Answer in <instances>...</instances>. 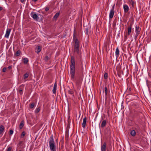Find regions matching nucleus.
<instances>
[{"instance_id":"1","label":"nucleus","mask_w":151,"mask_h":151,"mask_svg":"<svg viewBox=\"0 0 151 151\" xmlns=\"http://www.w3.org/2000/svg\"><path fill=\"white\" fill-rule=\"evenodd\" d=\"M70 60V77L71 78L73 79L74 77L75 74V63L74 57L73 56H71Z\"/></svg>"},{"instance_id":"2","label":"nucleus","mask_w":151,"mask_h":151,"mask_svg":"<svg viewBox=\"0 0 151 151\" xmlns=\"http://www.w3.org/2000/svg\"><path fill=\"white\" fill-rule=\"evenodd\" d=\"M49 139V145L50 150L51 151H56V146L53 135L51 136Z\"/></svg>"},{"instance_id":"3","label":"nucleus","mask_w":151,"mask_h":151,"mask_svg":"<svg viewBox=\"0 0 151 151\" xmlns=\"http://www.w3.org/2000/svg\"><path fill=\"white\" fill-rule=\"evenodd\" d=\"M79 42L78 39L76 38L75 41L74 51L76 52L78 54L79 53Z\"/></svg>"},{"instance_id":"4","label":"nucleus","mask_w":151,"mask_h":151,"mask_svg":"<svg viewBox=\"0 0 151 151\" xmlns=\"http://www.w3.org/2000/svg\"><path fill=\"white\" fill-rule=\"evenodd\" d=\"M132 25L133 23H132L130 24L129 26L127 28V32L126 33L125 36V38H127V37L129 36L131 34Z\"/></svg>"},{"instance_id":"5","label":"nucleus","mask_w":151,"mask_h":151,"mask_svg":"<svg viewBox=\"0 0 151 151\" xmlns=\"http://www.w3.org/2000/svg\"><path fill=\"white\" fill-rule=\"evenodd\" d=\"M135 32L136 33L135 35V37H137L139 35L141 29L138 26L136 25L135 26Z\"/></svg>"},{"instance_id":"6","label":"nucleus","mask_w":151,"mask_h":151,"mask_svg":"<svg viewBox=\"0 0 151 151\" xmlns=\"http://www.w3.org/2000/svg\"><path fill=\"white\" fill-rule=\"evenodd\" d=\"M123 8L124 9V12L125 13H127L129 9V7L126 4H124Z\"/></svg>"},{"instance_id":"7","label":"nucleus","mask_w":151,"mask_h":151,"mask_svg":"<svg viewBox=\"0 0 151 151\" xmlns=\"http://www.w3.org/2000/svg\"><path fill=\"white\" fill-rule=\"evenodd\" d=\"M31 16L35 20H37L38 19L37 15L34 12H32L31 13Z\"/></svg>"},{"instance_id":"8","label":"nucleus","mask_w":151,"mask_h":151,"mask_svg":"<svg viewBox=\"0 0 151 151\" xmlns=\"http://www.w3.org/2000/svg\"><path fill=\"white\" fill-rule=\"evenodd\" d=\"M106 143L104 142L103 145H101V151H106Z\"/></svg>"},{"instance_id":"9","label":"nucleus","mask_w":151,"mask_h":151,"mask_svg":"<svg viewBox=\"0 0 151 151\" xmlns=\"http://www.w3.org/2000/svg\"><path fill=\"white\" fill-rule=\"evenodd\" d=\"M11 29H7L6 30V33L5 35V37L6 38H8L9 37Z\"/></svg>"},{"instance_id":"10","label":"nucleus","mask_w":151,"mask_h":151,"mask_svg":"<svg viewBox=\"0 0 151 151\" xmlns=\"http://www.w3.org/2000/svg\"><path fill=\"white\" fill-rule=\"evenodd\" d=\"M114 11L113 10H111L109 15V17L110 19H112L114 16Z\"/></svg>"},{"instance_id":"11","label":"nucleus","mask_w":151,"mask_h":151,"mask_svg":"<svg viewBox=\"0 0 151 151\" xmlns=\"http://www.w3.org/2000/svg\"><path fill=\"white\" fill-rule=\"evenodd\" d=\"M106 125V121L105 120L102 122L101 124L100 125V127L101 128H104Z\"/></svg>"},{"instance_id":"12","label":"nucleus","mask_w":151,"mask_h":151,"mask_svg":"<svg viewBox=\"0 0 151 151\" xmlns=\"http://www.w3.org/2000/svg\"><path fill=\"white\" fill-rule=\"evenodd\" d=\"M87 119L86 117L83 118V122L82 123V127L83 128H85L86 127V122Z\"/></svg>"},{"instance_id":"13","label":"nucleus","mask_w":151,"mask_h":151,"mask_svg":"<svg viewBox=\"0 0 151 151\" xmlns=\"http://www.w3.org/2000/svg\"><path fill=\"white\" fill-rule=\"evenodd\" d=\"M57 87V85L56 83L55 82L54 85V87L52 89V92L53 93H56V90Z\"/></svg>"},{"instance_id":"14","label":"nucleus","mask_w":151,"mask_h":151,"mask_svg":"<svg viewBox=\"0 0 151 151\" xmlns=\"http://www.w3.org/2000/svg\"><path fill=\"white\" fill-rule=\"evenodd\" d=\"M130 6H132V7H134V2L132 0H129V1Z\"/></svg>"},{"instance_id":"15","label":"nucleus","mask_w":151,"mask_h":151,"mask_svg":"<svg viewBox=\"0 0 151 151\" xmlns=\"http://www.w3.org/2000/svg\"><path fill=\"white\" fill-rule=\"evenodd\" d=\"M4 127L3 125H1L0 127V134H2L3 131L4 129Z\"/></svg>"},{"instance_id":"16","label":"nucleus","mask_w":151,"mask_h":151,"mask_svg":"<svg viewBox=\"0 0 151 151\" xmlns=\"http://www.w3.org/2000/svg\"><path fill=\"white\" fill-rule=\"evenodd\" d=\"M24 125V121L23 120L22 121L19 125V128L20 129H22Z\"/></svg>"},{"instance_id":"17","label":"nucleus","mask_w":151,"mask_h":151,"mask_svg":"<svg viewBox=\"0 0 151 151\" xmlns=\"http://www.w3.org/2000/svg\"><path fill=\"white\" fill-rule=\"evenodd\" d=\"M36 52L38 53L40 52L41 50V46H38L36 48Z\"/></svg>"},{"instance_id":"18","label":"nucleus","mask_w":151,"mask_h":151,"mask_svg":"<svg viewBox=\"0 0 151 151\" xmlns=\"http://www.w3.org/2000/svg\"><path fill=\"white\" fill-rule=\"evenodd\" d=\"M115 53L116 54V58H118L119 56V50L118 49V48H117L116 49Z\"/></svg>"},{"instance_id":"19","label":"nucleus","mask_w":151,"mask_h":151,"mask_svg":"<svg viewBox=\"0 0 151 151\" xmlns=\"http://www.w3.org/2000/svg\"><path fill=\"white\" fill-rule=\"evenodd\" d=\"M131 135L133 137L136 134V132L134 130H132L130 132Z\"/></svg>"},{"instance_id":"20","label":"nucleus","mask_w":151,"mask_h":151,"mask_svg":"<svg viewBox=\"0 0 151 151\" xmlns=\"http://www.w3.org/2000/svg\"><path fill=\"white\" fill-rule=\"evenodd\" d=\"M107 133L105 132L106 134L108 136H110L111 134V132L110 129H109V128H107Z\"/></svg>"},{"instance_id":"21","label":"nucleus","mask_w":151,"mask_h":151,"mask_svg":"<svg viewBox=\"0 0 151 151\" xmlns=\"http://www.w3.org/2000/svg\"><path fill=\"white\" fill-rule=\"evenodd\" d=\"M60 14V13L59 12H57L53 17V19H56L59 16Z\"/></svg>"},{"instance_id":"22","label":"nucleus","mask_w":151,"mask_h":151,"mask_svg":"<svg viewBox=\"0 0 151 151\" xmlns=\"http://www.w3.org/2000/svg\"><path fill=\"white\" fill-rule=\"evenodd\" d=\"M23 63L24 64H26L27 63L28 61V60L27 58H24L23 59Z\"/></svg>"},{"instance_id":"23","label":"nucleus","mask_w":151,"mask_h":151,"mask_svg":"<svg viewBox=\"0 0 151 151\" xmlns=\"http://www.w3.org/2000/svg\"><path fill=\"white\" fill-rule=\"evenodd\" d=\"M21 53V51L20 50H18L17 51V52L15 53V55L16 56H19Z\"/></svg>"},{"instance_id":"24","label":"nucleus","mask_w":151,"mask_h":151,"mask_svg":"<svg viewBox=\"0 0 151 151\" xmlns=\"http://www.w3.org/2000/svg\"><path fill=\"white\" fill-rule=\"evenodd\" d=\"M104 92L105 93V96H107L108 91H107V87L106 86L104 88Z\"/></svg>"},{"instance_id":"25","label":"nucleus","mask_w":151,"mask_h":151,"mask_svg":"<svg viewBox=\"0 0 151 151\" xmlns=\"http://www.w3.org/2000/svg\"><path fill=\"white\" fill-rule=\"evenodd\" d=\"M29 76V74L28 73H26L24 75V79L27 78Z\"/></svg>"},{"instance_id":"26","label":"nucleus","mask_w":151,"mask_h":151,"mask_svg":"<svg viewBox=\"0 0 151 151\" xmlns=\"http://www.w3.org/2000/svg\"><path fill=\"white\" fill-rule=\"evenodd\" d=\"M68 93L69 94L73 95L74 93L73 91L71 89H69L68 90Z\"/></svg>"},{"instance_id":"27","label":"nucleus","mask_w":151,"mask_h":151,"mask_svg":"<svg viewBox=\"0 0 151 151\" xmlns=\"http://www.w3.org/2000/svg\"><path fill=\"white\" fill-rule=\"evenodd\" d=\"M26 133L24 131H23L21 135V137L23 138L24 137V136L25 135Z\"/></svg>"},{"instance_id":"28","label":"nucleus","mask_w":151,"mask_h":151,"mask_svg":"<svg viewBox=\"0 0 151 151\" xmlns=\"http://www.w3.org/2000/svg\"><path fill=\"white\" fill-rule=\"evenodd\" d=\"M89 30V28H87L85 30V32L86 33L87 35H88V31Z\"/></svg>"},{"instance_id":"29","label":"nucleus","mask_w":151,"mask_h":151,"mask_svg":"<svg viewBox=\"0 0 151 151\" xmlns=\"http://www.w3.org/2000/svg\"><path fill=\"white\" fill-rule=\"evenodd\" d=\"M108 77V74L107 73H105L104 74V77L105 79L107 78Z\"/></svg>"},{"instance_id":"30","label":"nucleus","mask_w":151,"mask_h":151,"mask_svg":"<svg viewBox=\"0 0 151 151\" xmlns=\"http://www.w3.org/2000/svg\"><path fill=\"white\" fill-rule=\"evenodd\" d=\"M40 107H38L36 109V110L35 111V112L36 113L39 112L40 111Z\"/></svg>"},{"instance_id":"31","label":"nucleus","mask_w":151,"mask_h":151,"mask_svg":"<svg viewBox=\"0 0 151 151\" xmlns=\"http://www.w3.org/2000/svg\"><path fill=\"white\" fill-rule=\"evenodd\" d=\"M49 59V57L48 56H46L44 58V60L46 61H47Z\"/></svg>"},{"instance_id":"32","label":"nucleus","mask_w":151,"mask_h":151,"mask_svg":"<svg viewBox=\"0 0 151 151\" xmlns=\"http://www.w3.org/2000/svg\"><path fill=\"white\" fill-rule=\"evenodd\" d=\"M35 106V104L34 103H32L30 106V107L31 108H33Z\"/></svg>"},{"instance_id":"33","label":"nucleus","mask_w":151,"mask_h":151,"mask_svg":"<svg viewBox=\"0 0 151 151\" xmlns=\"http://www.w3.org/2000/svg\"><path fill=\"white\" fill-rule=\"evenodd\" d=\"M12 147H9L6 151H11L12 150Z\"/></svg>"},{"instance_id":"34","label":"nucleus","mask_w":151,"mask_h":151,"mask_svg":"<svg viewBox=\"0 0 151 151\" xmlns=\"http://www.w3.org/2000/svg\"><path fill=\"white\" fill-rule=\"evenodd\" d=\"M135 129H137L139 131L140 130V128L138 125H137L135 127Z\"/></svg>"},{"instance_id":"35","label":"nucleus","mask_w":151,"mask_h":151,"mask_svg":"<svg viewBox=\"0 0 151 151\" xmlns=\"http://www.w3.org/2000/svg\"><path fill=\"white\" fill-rule=\"evenodd\" d=\"M6 70V68L5 67L3 68L2 69V71L4 72H5Z\"/></svg>"},{"instance_id":"36","label":"nucleus","mask_w":151,"mask_h":151,"mask_svg":"<svg viewBox=\"0 0 151 151\" xmlns=\"http://www.w3.org/2000/svg\"><path fill=\"white\" fill-rule=\"evenodd\" d=\"M9 133H10V134L11 135H12V134H13V131L12 130H10V131H9Z\"/></svg>"},{"instance_id":"37","label":"nucleus","mask_w":151,"mask_h":151,"mask_svg":"<svg viewBox=\"0 0 151 151\" xmlns=\"http://www.w3.org/2000/svg\"><path fill=\"white\" fill-rule=\"evenodd\" d=\"M19 92L21 95L22 94V90L21 89H20L19 91Z\"/></svg>"},{"instance_id":"38","label":"nucleus","mask_w":151,"mask_h":151,"mask_svg":"<svg viewBox=\"0 0 151 151\" xmlns=\"http://www.w3.org/2000/svg\"><path fill=\"white\" fill-rule=\"evenodd\" d=\"M49 9V7H47L45 8V10L47 12L48 11Z\"/></svg>"},{"instance_id":"39","label":"nucleus","mask_w":151,"mask_h":151,"mask_svg":"<svg viewBox=\"0 0 151 151\" xmlns=\"http://www.w3.org/2000/svg\"><path fill=\"white\" fill-rule=\"evenodd\" d=\"M115 5V4H114V5L112 6V8L111 10H114Z\"/></svg>"},{"instance_id":"40","label":"nucleus","mask_w":151,"mask_h":151,"mask_svg":"<svg viewBox=\"0 0 151 151\" xmlns=\"http://www.w3.org/2000/svg\"><path fill=\"white\" fill-rule=\"evenodd\" d=\"M23 142L22 141H20L19 143V145H21L22 144V143Z\"/></svg>"},{"instance_id":"41","label":"nucleus","mask_w":151,"mask_h":151,"mask_svg":"<svg viewBox=\"0 0 151 151\" xmlns=\"http://www.w3.org/2000/svg\"><path fill=\"white\" fill-rule=\"evenodd\" d=\"M75 31L74 32V34H73V40H74L75 37Z\"/></svg>"},{"instance_id":"42","label":"nucleus","mask_w":151,"mask_h":151,"mask_svg":"<svg viewBox=\"0 0 151 151\" xmlns=\"http://www.w3.org/2000/svg\"><path fill=\"white\" fill-rule=\"evenodd\" d=\"M107 113H108V116H109V109H108V110Z\"/></svg>"},{"instance_id":"43","label":"nucleus","mask_w":151,"mask_h":151,"mask_svg":"<svg viewBox=\"0 0 151 151\" xmlns=\"http://www.w3.org/2000/svg\"><path fill=\"white\" fill-rule=\"evenodd\" d=\"M3 9V7H2L1 6H0V11L2 10Z\"/></svg>"},{"instance_id":"44","label":"nucleus","mask_w":151,"mask_h":151,"mask_svg":"<svg viewBox=\"0 0 151 151\" xmlns=\"http://www.w3.org/2000/svg\"><path fill=\"white\" fill-rule=\"evenodd\" d=\"M12 66H9L8 67V68L9 69H10L12 68Z\"/></svg>"},{"instance_id":"45","label":"nucleus","mask_w":151,"mask_h":151,"mask_svg":"<svg viewBox=\"0 0 151 151\" xmlns=\"http://www.w3.org/2000/svg\"><path fill=\"white\" fill-rule=\"evenodd\" d=\"M21 0V1L23 3L24 1V0Z\"/></svg>"},{"instance_id":"46","label":"nucleus","mask_w":151,"mask_h":151,"mask_svg":"<svg viewBox=\"0 0 151 151\" xmlns=\"http://www.w3.org/2000/svg\"><path fill=\"white\" fill-rule=\"evenodd\" d=\"M37 0H32V1H34V2H35V1H36Z\"/></svg>"},{"instance_id":"47","label":"nucleus","mask_w":151,"mask_h":151,"mask_svg":"<svg viewBox=\"0 0 151 151\" xmlns=\"http://www.w3.org/2000/svg\"><path fill=\"white\" fill-rule=\"evenodd\" d=\"M78 82H79V81H76V83H77V84H78Z\"/></svg>"},{"instance_id":"48","label":"nucleus","mask_w":151,"mask_h":151,"mask_svg":"<svg viewBox=\"0 0 151 151\" xmlns=\"http://www.w3.org/2000/svg\"><path fill=\"white\" fill-rule=\"evenodd\" d=\"M19 151H21V150H19Z\"/></svg>"}]
</instances>
